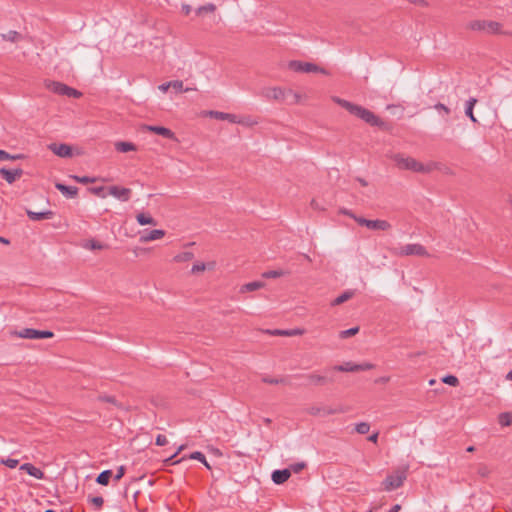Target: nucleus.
Listing matches in <instances>:
<instances>
[{"mask_svg":"<svg viewBox=\"0 0 512 512\" xmlns=\"http://www.w3.org/2000/svg\"><path fill=\"white\" fill-rule=\"evenodd\" d=\"M170 87L173 88L178 93L189 91V87L184 88L183 81H181V80L170 81Z\"/></svg>","mask_w":512,"mask_h":512,"instance_id":"36","label":"nucleus"},{"mask_svg":"<svg viewBox=\"0 0 512 512\" xmlns=\"http://www.w3.org/2000/svg\"><path fill=\"white\" fill-rule=\"evenodd\" d=\"M109 194L122 202H127L130 199L131 190L129 188L111 186L109 187Z\"/></svg>","mask_w":512,"mask_h":512,"instance_id":"13","label":"nucleus"},{"mask_svg":"<svg viewBox=\"0 0 512 512\" xmlns=\"http://www.w3.org/2000/svg\"><path fill=\"white\" fill-rule=\"evenodd\" d=\"M261 95L268 100H276L290 105L297 104L300 96L292 90L282 89L281 87L263 88Z\"/></svg>","mask_w":512,"mask_h":512,"instance_id":"2","label":"nucleus"},{"mask_svg":"<svg viewBox=\"0 0 512 512\" xmlns=\"http://www.w3.org/2000/svg\"><path fill=\"white\" fill-rule=\"evenodd\" d=\"M499 424L503 427L510 426L512 424V413L511 412H503L498 416Z\"/></svg>","mask_w":512,"mask_h":512,"instance_id":"33","label":"nucleus"},{"mask_svg":"<svg viewBox=\"0 0 512 512\" xmlns=\"http://www.w3.org/2000/svg\"><path fill=\"white\" fill-rule=\"evenodd\" d=\"M409 2L412 4L419 5V6H427L428 5L426 0H409Z\"/></svg>","mask_w":512,"mask_h":512,"instance_id":"56","label":"nucleus"},{"mask_svg":"<svg viewBox=\"0 0 512 512\" xmlns=\"http://www.w3.org/2000/svg\"><path fill=\"white\" fill-rule=\"evenodd\" d=\"M290 477V469H277L274 470L271 474L272 481L277 484H283L286 482Z\"/></svg>","mask_w":512,"mask_h":512,"instance_id":"17","label":"nucleus"},{"mask_svg":"<svg viewBox=\"0 0 512 512\" xmlns=\"http://www.w3.org/2000/svg\"><path fill=\"white\" fill-rule=\"evenodd\" d=\"M112 471L111 470H104L102 471L96 478V482L100 485L106 486L109 483L110 478L112 477Z\"/></svg>","mask_w":512,"mask_h":512,"instance_id":"30","label":"nucleus"},{"mask_svg":"<svg viewBox=\"0 0 512 512\" xmlns=\"http://www.w3.org/2000/svg\"><path fill=\"white\" fill-rule=\"evenodd\" d=\"M377 440H378V432L373 433L372 435H370L368 437V441H370V442L376 443Z\"/></svg>","mask_w":512,"mask_h":512,"instance_id":"59","label":"nucleus"},{"mask_svg":"<svg viewBox=\"0 0 512 512\" xmlns=\"http://www.w3.org/2000/svg\"><path fill=\"white\" fill-rule=\"evenodd\" d=\"M374 368V365L368 362L357 364V372L359 371H367Z\"/></svg>","mask_w":512,"mask_h":512,"instance_id":"51","label":"nucleus"},{"mask_svg":"<svg viewBox=\"0 0 512 512\" xmlns=\"http://www.w3.org/2000/svg\"><path fill=\"white\" fill-rule=\"evenodd\" d=\"M342 412V409L329 408L325 406H312L307 409V413L312 416L325 417Z\"/></svg>","mask_w":512,"mask_h":512,"instance_id":"11","label":"nucleus"},{"mask_svg":"<svg viewBox=\"0 0 512 512\" xmlns=\"http://www.w3.org/2000/svg\"><path fill=\"white\" fill-rule=\"evenodd\" d=\"M434 109H436L438 111L439 115L442 118H444L446 122L448 121L446 119V116H448L451 113V110H450L449 107H447L443 103H437V104L434 105Z\"/></svg>","mask_w":512,"mask_h":512,"instance_id":"35","label":"nucleus"},{"mask_svg":"<svg viewBox=\"0 0 512 512\" xmlns=\"http://www.w3.org/2000/svg\"><path fill=\"white\" fill-rule=\"evenodd\" d=\"M396 254L398 256H429L427 249L419 243H411L401 246L400 248L397 249Z\"/></svg>","mask_w":512,"mask_h":512,"instance_id":"6","label":"nucleus"},{"mask_svg":"<svg viewBox=\"0 0 512 512\" xmlns=\"http://www.w3.org/2000/svg\"><path fill=\"white\" fill-rule=\"evenodd\" d=\"M55 155L62 158H70L73 156L72 147L68 144H56L52 143L48 146Z\"/></svg>","mask_w":512,"mask_h":512,"instance_id":"10","label":"nucleus"},{"mask_svg":"<svg viewBox=\"0 0 512 512\" xmlns=\"http://www.w3.org/2000/svg\"><path fill=\"white\" fill-rule=\"evenodd\" d=\"M368 229H371V230H388L391 228V224L386 221V220H380V219H376V220H369V224H368Z\"/></svg>","mask_w":512,"mask_h":512,"instance_id":"22","label":"nucleus"},{"mask_svg":"<svg viewBox=\"0 0 512 512\" xmlns=\"http://www.w3.org/2000/svg\"><path fill=\"white\" fill-rule=\"evenodd\" d=\"M17 336L24 339H44L52 338L54 333L50 330H37L34 328H24L18 331Z\"/></svg>","mask_w":512,"mask_h":512,"instance_id":"7","label":"nucleus"},{"mask_svg":"<svg viewBox=\"0 0 512 512\" xmlns=\"http://www.w3.org/2000/svg\"><path fill=\"white\" fill-rule=\"evenodd\" d=\"M205 270V264L204 263H196L192 266L191 272L192 273H198Z\"/></svg>","mask_w":512,"mask_h":512,"instance_id":"54","label":"nucleus"},{"mask_svg":"<svg viewBox=\"0 0 512 512\" xmlns=\"http://www.w3.org/2000/svg\"><path fill=\"white\" fill-rule=\"evenodd\" d=\"M305 467H306L305 462H298V463L291 464L288 469H290V472L293 471L294 473H298L301 470H303Z\"/></svg>","mask_w":512,"mask_h":512,"instance_id":"48","label":"nucleus"},{"mask_svg":"<svg viewBox=\"0 0 512 512\" xmlns=\"http://www.w3.org/2000/svg\"><path fill=\"white\" fill-rule=\"evenodd\" d=\"M144 129L153 133H156L158 135L163 136L164 138L170 139V140H176L175 133L170 130L169 128L163 127V126H156V125H145Z\"/></svg>","mask_w":512,"mask_h":512,"instance_id":"12","label":"nucleus"},{"mask_svg":"<svg viewBox=\"0 0 512 512\" xmlns=\"http://www.w3.org/2000/svg\"><path fill=\"white\" fill-rule=\"evenodd\" d=\"M83 247L86 249H91V250H102V249H104L105 245L99 241L91 239V240L85 241V243L83 244Z\"/></svg>","mask_w":512,"mask_h":512,"instance_id":"34","label":"nucleus"},{"mask_svg":"<svg viewBox=\"0 0 512 512\" xmlns=\"http://www.w3.org/2000/svg\"><path fill=\"white\" fill-rule=\"evenodd\" d=\"M332 369L339 372H357V364L349 361L335 365Z\"/></svg>","mask_w":512,"mask_h":512,"instance_id":"27","label":"nucleus"},{"mask_svg":"<svg viewBox=\"0 0 512 512\" xmlns=\"http://www.w3.org/2000/svg\"><path fill=\"white\" fill-rule=\"evenodd\" d=\"M168 443V440L165 435L158 434L155 439V444L157 446H164Z\"/></svg>","mask_w":512,"mask_h":512,"instance_id":"49","label":"nucleus"},{"mask_svg":"<svg viewBox=\"0 0 512 512\" xmlns=\"http://www.w3.org/2000/svg\"><path fill=\"white\" fill-rule=\"evenodd\" d=\"M333 100L337 104H339L341 107L345 108L350 114L358 117L359 119L363 120L367 124L374 126V127H379L381 129L387 128V124L382 119H380L377 115H375L372 111H370L360 105L351 103L345 99H341L339 97H334Z\"/></svg>","mask_w":512,"mask_h":512,"instance_id":"1","label":"nucleus"},{"mask_svg":"<svg viewBox=\"0 0 512 512\" xmlns=\"http://www.w3.org/2000/svg\"><path fill=\"white\" fill-rule=\"evenodd\" d=\"M358 331H359V327H352V328H349L346 330H342L339 333V337L342 339H345V338L356 335L358 333Z\"/></svg>","mask_w":512,"mask_h":512,"instance_id":"41","label":"nucleus"},{"mask_svg":"<svg viewBox=\"0 0 512 512\" xmlns=\"http://www.w3.org/2000/svg\"><path fill=\"white\" fill-rule=\"evenodd\" d=\"M272 335H281V336H295V335H301L303 333V330L296 328L291 330H274L273 332H270Z\"/></svg>","mask_w":512,"mask_h":512,"instance_id":"32","label":"nucleus"},{"mask_svg":"<svg viewBox=\"0 0 512 512\" xmlns=\"http://www.w3.org/2000/svg\"><path fill=\"white\" fill-rule=\"evenodd\" d=\"M285 275V271L278 269V270H269L262 273L263 278H279L281 276Z\"/></svg>","mask_w":512,"mask_h":512,"instance_id":"38","label":"nucleus"},{"mask_svg":"<svg viewBox=\"0 0 512 512\" xmlns=\"http://www.w3.org/2000/svg\"><path fill=\"white\" fill-rule=\"evenodd\" d=\"M165 231L162 229H154V230H144L141 233L140 241L141 242H150L154 240L161 239L164 237Z\"/></svg>","mask_w":512,"mask_h":512,"instance_id":"15","label":"nucleus"},{"mask_svg":"<svg viewBox=\"0 0 512 512\" xmlns=\"http://www.w3.org/2000/svg\"><path fill=\"white\" fill-rule=\"evenodd\" d=\"M170 87V81L169 82H165V83H162L158 86V89L163 92V93H166L168 90H169Z\"/></svg>","mask_w":512,"mask_h":512,"instance_id":"55","label":"nucleus"},{"mask_svg":"<svg viewBox=\"0 0 512 512\" xmlns=\"http://www.w3.org/2000/svg\"><path fill=\"white\" fill-rule=\"evenodd\" d=\"M400 510H401V505L395 504L387 512H399Z\"/></svg>","mask_w":512,"mask_h":512,"instance_id":"58","label":"nucleus"},{"mask_svg":"<svg viewBox=\"0 0 512 512\" xmlns=\"http://www.w3.org/2000/svg\"><path fill=\"white\" fill-rule=\"evenodd\" d=\"M23 157L24 156L22 154L11 155L8 152H6L5 150L0 149V161L17 160V159H22Z\"/></svg>","mask_w":512,"mask_h":512,"instance_id":"40","label":"nucleus"},{"mask_svg":"<svg viewBox=\"0 0 512 512\" xmlns=\"http://www.w3.org/2000/svg\"><path fill=\"white\" fill-rule=\"evenodd\" d=\"M405 479L406 475L404 472L388 475L383 482L384 488L387 491L395 490L403 485Z\"/></svg>","mask_w":512,"mask_h":512,"instance_id":"9","label":"nucleus"},{"mask_svg":"<svg viewBox=\"0 0 512 512\" xmlns=\"http://www.w3.org/2000/svg\"><path fill=\"white\" fill-rule=\"evenodd\" d=\"M137 223L141 226L156 225V220L148 213H139L136 216Z\"/></svg>","mask_w":512,"mask_h":512,"instance_id":"25","label":"nucleus"},{"mask_svg":"<svg viewBox=\"0 0 512 512\" xmlns=\"http://www.w3.org/2000/svg\"><path fill=\"white\" fill-rule=\"evenodd\" d=\"M0 38L4 41L15 43L21 38V35L15 30H10L7 33H1Z\"/></svg>","mask_w":512,"mask_h":512,"instance_id":"29","label":"nucleus"},{"mask_svg":"<svg viewBox=\"0 0 512 512\" xmlns=\"http://www.w3.org/2000/svg\"><path fill=\"white\" fill-rule=\"evenodd\" d=\"M104 190L103 186L90 188V192L99 197H105Z\"/></svg>","mask_w":512,"mask_h":512,"instance_id":"50","label":"nucleus"},{"mask_svg":"<svg viewBox=\"0 0 512 512\" xmlns=\"http://www.w3.org/2000/svg\"><path fill=\"white\" fill-rule=\"evenodd\" d=\"M356 180L362 185V186H367L368 185V182L364 179V178H361V177H357Z\"/></svg>","mask_w":512,"mask_h":512,"instance_id":"61","label":"nucleus"},{"mask_svg":"<svg viewBox=\"0 0 512 512\" xmlns=\"http://www.w3.org/2000/svg\"><path fill=\"white\" fill-rule=\"evenodd\" d=\"M340 212L344 215L351 217V218H353V216H355V214L353 212H351L350 210H347V209H341Z\"/></svg>","mask_w":512,"mask_h":512,"instance_id":"60","label":"nucleus"},{"mask_svg":"<svg viewBox=\"0 0 512 512\" xmlns=\"http://www.w3.org/2000/svg\"><path fill=\"white\" fill-rule=\"evenodd\" d=\"M264 286V283L261 281H252L249 283L244 284L241 287V292H251L256 291Z\"/></svg>","mask_w":512,"mask_h":512,"instance_id":"31","label":"nucleus"},{"mask_svg":"<svg viewBox=\"0 0 512 512\" xmlns=\"http://www.w3.org/2000/svg\"><path fill=\"white\" fill-rule=\"evenodd\" d=\"M355 430L357 433L361 435L367 434L370 430V424L367 422H360L356 424Z\"/></svg>","mask_w":512,"mask_h":512,"instance_id":"42","label":"nucleus"},{"mask_svg":"<svg viewBox=\"0 0 512 512\" xmlns=\"http://www.w3.org/2000/svg\"><path fill=\"white\" fill-rule=\"evenodd\" d=\"M288 67L294 72L299 73H321L328 75V71L318 65L310 62H303L299 60H292L289 62Z\"/></svg>","mask_w":512,"mask_h":512,"instance_id":"4","label":"nucleus"},{"mask_svg":"<svg viewBox=\"0 0 512 512\" xmlns=\"http://www.w3.org/2000/svg\"><path fill=\"white\" fill-rule=\"evenodd\" d=\"M186 459L198 460L199 462L203 463V465L208 470H211V466L207 462L205 455L200 451H194V452L190 453L188 456H186Z\"/></svg>","mask_w":512,"mask_h":512,"instance_id":"28","label":"nucleus"},{"mask_svg":"<svg viewBox=\"0 0 512 512\" xmlns=\"http://www.w3.org/2000/svg\"><path fill=\"white\" fill-rule=\"evenodd\" d=\"M185 445H180L177 450L174 452V454L177 456L182 450H184Z\"/></svg>","mask_w":512,"mask_h":512,"instance_id":"62","label":"nucleus"},{"mask_svg":"<svg viewBox=\"0 0 512 512\" xmlns=\"http://www.w3.org/2000/svg\"><path fill=\"white\" fill-rule=\"evenodd\" d=\"M1 463L4 464L5 466H7L8 468L14 469L18 466L19 460L13 459V458H7V459L1 460Z\"/></svg>","mask_w":512,"mask_h":512,"instance_id":"46","label":"nucleus"},{"mask_svg":"<svg viewBox=\"0 0 512 512\" xmlns=\"http://www.w3.org/2000/svg\"><path fill=\"white\" fill-rule=\"evenodd\" d=\"M88 501L95 505L97 509H100L104 503V499L101 496H89Z\"/></svg>","mask_w":512,"mask_h":512,"instance_id":"43","label":"nucleus"},{"mask_svg":"<svg viewBox=\"0 0 512 512\" xmlns=\"http://www.w3.org/2000/svg\"><path fill=\"white\" fill-rule=\"evenodd\" d=\"M191 10H192V8L190 5H188V4L182 5V11L185 15H188L191 12Z\"/></svg>","mask_w":512,"mask_h":512,"instance_id":"57","label":"nucleus"},{"mask_svg":"<svg viewBox=\"0 0 512 512\" xmlns=\"http://www.w3.org/2000/svg\"><path fill=\"white\" fill-rule=\"evenodd\" d=\"M476 103L477 99L474 97H470L465 103V115L474 123L477 122V119L473 113V109Z\"/></svg>","mask_w":512,"mask_h":512,"instance_id":"23","label":"nucleus"},{"mask_svg":"<svg viewBox=\"0 0 512 512\" xmlns=\"http://www.w3.org/2000/svg\"><path fill=\"white\" fill-rule=\"evenodd\" d=\"M55 188L68 199H72L76 197L78 194V188L76 186H68L63 183L57 182L55 183Z\"/></svg>","mask_w":512,"mask_h":512,"instance_id":"16","label":"nucleus"},{"mask_svg":"<svg viewBox=\"0 0 512 512\" xmlns=\"http://www.w3.org/2000/svg\"><path fill=\"white\" fill-rule=\"evenodd\" d=\"M262 381L267 384H286L287 381L285 378H272V377H263Z\"/></svg>","mask_w":512,"mask_h":512,"instance_id":"44","label":"nucleus"},{"mask_svg":"<svg viewBox=\"0 0 512 512\" xmlns=\"http://www.w3.org/2000/svg\"><path fill=\"white\" fill-rule=\"evenodd\" d=\"M441 381L444 384L450 385V386H457L459 384V380L456 376L448 374L441 378Z\"/></svg>","mask_w":512,"mask_h":512,"instance_id":"39","label":"nucleus"},{"mask_svg":"<svg viewBox=\"0 0 512 512\" xmlns=\"http://www.w3.org/2000/svg\"><path fill=\"white\" fill-rule=\"evenodd\" d=\"M23 174V170L21 168H16L14 170L7 169L2 167L0 169V175L7 181V183L12 184L16 181L17 178L21 177Z\"/></svg>","mask_w":512,"mask_h":512,"instance_id":"14","label":"nucleus"},{"mask_svg":"<svg viewBox=\"0 0 512 512\" xmlns=\"http://www.w3.org/2000/svg\"><path fill=\"white\" fill-rule=\"evenodd\" d=\"M353 219L360 225V226H365V227H368V224H369V219H366L364 217H361V216H353Z\"/></svg>","mask_w":512,"mask_h":512,"instance_id":"52","label":"nucleus"},{"mask_svg":"<svg viewBox=\"0 0 512 512\" xmlns=\"http://www.w3.org/2000/svg\"><path fill=\"white\" fill-rule=\"evenodd\" d=\"M176 457V455L173 453L171 456H169L168 458H166L164 460V463L166 465H175V464H178L184 460H186V455H184L182 458L178 459V460H174Z\"/></svg>","mask_w":512,"mask_h":512,"instance_id":"47","label":"nucleus"},{"mask_svg":"<svg viewBox=\"0 0 512 512\" xmlns=\"http://www.w3.org/2000/svg\"><path fill=\"white\" fill-rule=\"evenodd\" d=\"M209 114L211 117L218 119V120H227L231 123H242V121L239 120L238 116L235 114L225 113V112H220V111H210Z\"/></svg>","mask_w":512,"mask_h":512,"instance_id":"20","label":"nucleus"},{"mask_svg":"<svg viewBox=\"0 0 512 512\" xmlns=\"http://www.w3.org/2000/svg\"><path fill=\"white\" fill-rule=\"evenodd\" d=\"M105 400L110 403H115V398L111 396L106 397Z\"/></svg>","mask_w":512,"mask_h":512,"instance_id":"63","label":"nucleus"},{"mask_svg":"<svg viewBox=\"0 0 512 512\" xmlns=\"http://www.w3.org/2000/svg\"><path fill=\"white\" fill-rule=\"evenodd\" d=\"M20 469L25 471L28 475L34 477L35 479L41 480L44 478V472L31 463L22 464L20 466Z\"/></svg>","mask_w":512,"mask_h":512,"instance_id":"18","label":"nucleus"},{"mask_svg":"<svg viewBox=\"0 0 512 512\" xmlns=\"http://www.w3.org/2000/svg\"><path fill=\"white\" fill-rule=\"evenodd\" d=\"M467 27L473 31L484 32L487 34H498L501 30L499 22L486 20H473L468 23Z\"/></svg>","mask_w":512,"mask_h":512,"instance_id":"3","label":"nucleus"},{"mask_svg":"<svg viewBox=\"0 0 512 512\" xmlns=\"http://www.w3.org/2000/svg\"><path fill=\"white\" fill-rule=\"evenodd\" d=\"M26 214L32 221H41L44 219H51L54 215V212L51 210H45L41 212H34L32 210H26Z\"/></svg>","mask_w":512,"mask_h":512,"instance_id":"19","label":"nucleus"},{"mask_svg":"<svg viewBox=\"0 0 512 512\" xmlns=\"http://www.w3.org/2000/svg\"><path fill=\"white\" fill-rule=\"evenodd\" d=\"M51 90L62 96L72 97V98H79L82 96V93L70 86H67L66 84H63L61 82H52L51 84Z\"/></svg>","mask_w":512,"mask_h":512,"instance_id":"8","label":"nucleus"},{"mask_svg":"<svg viewBox=\"0 0 512 512\" xmlns=\"http://www.w3.org/2000/svg\"><path fill=\"white\" fill-rule=\"evenodd\" d=\"M305 378H307L309 383L313 384V385H323L327 382H333L332 378H328L326 376H322V375L315 374V373L307 374V375H305Z\"/></svg>","mask_w":512,"mask_h":512,"instance_id":"21","label":"nucleus"},{"mask_svg":"<svg viewBox=\"0 0 512 512\" xmlns=\"http://www.w3.org/2000/svg\"><path fill=\"white\" fill-rule=\"evenodd\" d=\"M216 10V6L213 3H208L206 5L200 6L196 9L197 15H202L203 13H212Z\"/></svg>","mask_w":512,"mask_h":512,"instance_id":"37","label":"nucleus"},{"mask_svg":"<svg viewBox=\"0 0 512 512\" xmlns=\"http://www.w3.org/2000/svg\"><path fill=\"white\" fill-rule=\"evenodd\" d=\"M506 379L512 381V370L507 373Z\"/></svg>","mask_w":512,"mask_h":512,"instance_id":"64","label":"nucleus"},{"mask_svg":"<svg viewBox=\"0 0 512 512\" xmlns=\"http://www.w3.org/2000/svg\"><path fill=\"white\" fill-rule=\"evenodd\" d=\"M72 178L74 180H76L77 182L79 183H82V184H87V183H92V182H95L96 179L95 178H92V177H89V176H77V175H73Z\"/></svg>","mask_w":512,"mask_h":512,"instance_id":"45","label":"nucleus"},{"mask_svg":"<svg viewBox=\"0 0 512 512\" xmlns=\"http://www.w3.org/2000/svg\"><path fill=\"white\" fill-rule=\"evenodd\" d=\"M124 474H125V467L119 466L116 474L114 475V480L119 481L124 476Z\"/></svg>","mask_w":512,"mask_h":512,"instance_id":"53","label":"nucleus"},{"mask_svg":"<svg viewBox=\"0 0 512 512\" xmlns=\"http://www.w3.org/2000/svg\"><path fill=\"white\" fill-rule=\"evenodd\" d=\"M394 162L401 169L411 170L414 172H425L424 165L412 157H405L401 154H395L393 156Z\"/></svg>","mask_w":512,"mask_h":512,"instance_id":"5","label":"nucleus"},{"mask_svg":"<svg viewBox=\"0 0 512 512\" xmlns=\"http://www.w3.org/2000/svg\"><path fill=\"white\" fill-rule=\"evenodd\" d=\"M354 295H355V290L348 289V290L344 291L342 294H340L338 297H336L331 302V305L332 306L340 305V304L348 301L349 299H351Z\"/></svg>","mask_w":512,"mask_h":512,"instance_id":"24","label":"nucleus"},{"mask_svg":"<svg viewBox=\"0 0 512 512\" xmlns=\"http://www.w3.org/2000/svg\"><path fill=\"white\" fill-rule=\"evenodd\" d=\"M115 149L118 152L126 153L129 151H135L136 145L132 142H126V141H119L115 143Z\"/></svg>","mask_w":512,"mask_h":512,"instance_id":"26","label":"nucleus"}]
</instances>
